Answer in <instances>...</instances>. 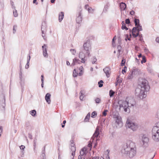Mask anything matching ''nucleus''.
<instances>
[{
  "instance_id": "nucleus-60",
  "label": "nucleus",
  "mask_w": 159,
  "mask_h": 159,
  "mask_svg": "<svg viewBox=\"0 0 159 159\" xmlns=\"http://www.w3.org/2000/svg\"><path fill=\"white\" fill-rule=\"evenodd\" d=\"M42 156L43 157V158H44L45 156V153H42Z\"/></svg>"
},
{
  "instance_id": "nucleus-28",
  "label": "nucleus",
  "mask_w": 159,
  "mask_h": 159,
  "mask_svg": "<svg viewBox=\"0 0 159 159\" xmlns=\"http://www.w3.org/2000/svg\"><path fill=\"white\" fill-rule=\"evenodd\" d=\"M78 73H76L75 69H74L73 71V75L74 77H76L77 76Z\"/></svg>"
},
{
  "instance_id": "nucleus-24",
  "label": "nucleus",
  "mask_w": 159,
  "mask_h": 159,
  "mask_svg": "<svg viewBox=\"0 0 159 159\" xmlns=\"http://www.w3.org/2000/svg\"><path fill=\"white\" fill-rule=\"evenodd\" d=\"M13 15L14 17H16L18 16V13L17 12V10L16 9H13Z\"/></svg>"
},
{
  "instance_id": "nucleus-10",
  "label": "nucleus",
  "mask_w": 159,
  "mask_h": 159,
  "mask_svg": "<svg viewBox=\"0 0 159 159\" xmlns=\"http://www.w3.org/2000/svg\"><path fill=\"white\" fill-rule=\"evenodd\" d=\"M127 127L131 129L133 131H135L138 128V125L137 123L127 120L126 123Z\"/></svg>"
},
{
  "instance_id": "nucleus-19",
  "label": "nucleus",
  "mask_w": 159,
  "mask_h": 159,
  "mask_svg": "<svg viewBox=\"0 0 159 159\" xmlns=\"http://www.w3.org/2000/svg\"><path fill=\"white\" fill-rule=\"evenodd\" d=\"M137 30V27H134L133 28L132 31V35H133V37L135 38L137 37L139 34V32H138L136 34H134V33L136 32V31Z\"/></svg>"
},
{
  "instance_id": "nucleus-36",
  "label": "nucleus",
  "mask_w": 159,
  "mask_h": 159,
  "mask_svg": "<svg viewBox=\"0 0 159 159\" xmlns=\"http://www.w3.org/2000/svg\"><path fill=\"white\" fill-rule=\"evenodd\" d=\"M119 77V76H118V77L117 78H116V81H117V83H118V84H120L122 82V80H121V79H118Z\"/></svg>"
},
{
  "instance_id": "nucleus-23",
  "label": "nucleus",
  "mask_w": 159,
  "mask_h": 159,
  "mask_svg": "<svg viewBox=\"0 0 159 159\" xmlns=\"http://www.w3.org/2000/svg\"><path fill=\"white\" fill-rule=\"evenodd\" d=\"M134 23L135 24V25L136 27H137L139 25V19H134Z\"/></svg>"
},
{
  "instance_id": "nucleus-51",
  "label": "nucleus",
  "mask_w": 159,
  "mask_h": 159,
  "mask_svg": "<svg viewBox=\"0 0 159 159\" xmlns=\"http://www.w3.org/2000/svg\"><path fill=\"white\" fill-rule=\"evenodd\" d=\"M30 55H28V57H27V61H28V63L30 61Z\"/></svg>"
},
{
  "instance_id": "nucleus-54",
  "label": "nucleus",
  "mask_w": 159,
  "mask_h": 159,
  "mask_svg": "<svg viewBox=\"0 0 159 159\" xmlns=\"http://www.w3.org/2000/svg\"><path fill=\"white\" fill-rule=\"evenodd\" d=\"M28 137L31 139H32V136L31 134L29 133L28 134Z\"/></svg>"
},
{
  "instance_id": "nucleus-11",
  "label": "nucleus",
  "mask_w": 159,
  "mask_h": 159,
  "mask_svg": "<svg viewBox=\"0 0 159 159\" xmlns=\"http://www.w3.org/2000/svg\"><path fill=\"white\" fill-rule=\"evenodd\" d=\"M46 25L45 22H43L42 23L41 27V31L42 33V36L44 39H45V33L46 31Z\"/></svg>"
},
{
  "instance_id": "nucleus-12",
  "label": "nucleus",
  "mask_w": 159,
  "mask_h": 159,
  "mask_svg": "<svg viewBox=\"0 0 159 159\" xmlns=\"http://www.w3.org/2000/svg\"><path fill=\"white\" fill-rule=\"evenodd\" d=\"M47 45L45 44H44L42 46L43 55L45 57H48V54L47 52Z\"/></svg>"
},
{
  "instance_id": "nucleus-45",
  "label": "nucleus",
  "mask_w": 159,
  "mask_h": 159,
  "mask_svg": "<svg viewBox=\"0 0 159 159\" xmlns=\"http://www.w3.org/2000/svg\"><path fill=\"white\" fill-rule=\"evenodd\" d=\"M121 46L120 45H118L117 46V49H118V51L119 53L121 51Z\"/></svg>"
},
{
  "instance_id": "nucleus-48",
  "label": "nucleus",
  "mask_w": 159,
  "mask_h": 159,
  "mask_svg": "<svg viewBox=\"0 0 159 159\" xmlns=\"http://www.w3.org/2000/svg\"><path fill=\"white\" fill-rule=\"evenodd\" d=\"M25 147L24 145H21L20 147V149L24 150V148H25Z\"/></svg>"
},
{
  "instance_id": "nucleus-58",
  "label": "nucleus",
  "mask_w": 159,
  "mask_h": 159,
  "mask_svg": "<svg viewBox=\"0 0 159 159\" xmlns=\"http://www.w3.org/2000/svg\"><path fill=\"white\" fill-rule=\"evenodd\" d=\"M156 41L159 43V37H157L156 38Z\"/></svg>"
},
{
  "instance_id": "nucleus-29",
  "label": "nucleus",
  "mask_w": 159,
  "mask_h": 159,
  "mask_svg": "<svg viewBox=\"0 0 159 159\" xmlns=\"http://www.w3.org/2000/svg\"><path fill=\"white\" fill-rule=\"evenodd\" d=\"M115 93L112 90H111L109 91V95L110 97H111L113 96L114 95Z\"/></svg>"
},
{
  "instance_id": "nucleus-53",
  "label": "nucleus",
  "mask_w": 159,
  "mask_h": 159,
  "mask_svg": "<svg viewBox=\"0 0 159 159\" xmlns=\"http://www.w3.org/2000/svg\"><path fill=\"white\" fill-rule=\"evenodd\" d=\"M130 13L131 15H133L134 14V11L133 10H132L130 11Z\"/></svg>"
},
{
  "instance_id": "nucleus-59",
  "label": "nucleus",
  "mask_w": 159,
  "mask_h": 159,
  "mask_svg": "<svg viewBox=\"0 0 159 159\" xmlns=\"http://www.w3.org/2000/svg\"><path fill=\"white\" fill-rule=\"evenodd\" d=\"M140 37V40L141 41H142L143 40V38L142 37V35L141 34V35H139Z\"/></svg>"
},
{
  "instance_id": "nucleus-41",
  "label": "nucleus",
  "mask_w": 159,
  "mask_h": 159,
  "mask_svg": "<svg viewBox=\"0 0 159 159\" xmlns=\"http://www.w3.org/2000/svg\"><path fill=\"white\" fill-rule=\"evenodd\" d=\"M108 111L107 110H105L102 112V115L103 116H105L107 115V112Z\"/></svg>"
},
{
  "instance_id": "nucleus-56",
  "label": "nucleus",
  "mask_w": 159,
  "mask_h": 159,
  "mask_svg": "<svg viewBox=\"0 0 159 159\" xmlns=\"http://www.w3.org/2000/svg\"><path fill=\"white\" fill-rule=\"evenodd\" d=\"M106 158L107 159H110V157H109V152L107 154V156H106Z\"/></svg>"
},
{
  "instance_id": "nucleus-42",
  "label": "nucleus",
  "mask_w": 159,
  "mask_h": 159,
  "mask_svg": "<svg viewBox=\"0 0 159 159\" xmlns=\"http://www.w3.org/2000/svg\"><path fill=\"white\" fill-rule=\"evenodd\" d=\"M125 60L124 59L122 60L121 61V65L122 66H124L125 63Z\"/></svg>"
},
{
  "instance_id": "nucleus-2",
  "label": "nucleus",
  "mask_w": 159,
  "mask_h": 159,
  "mask_svg": "<svg viewBox=\"0 0 159 159\" xmlns=\"http://www.w3.org/2000/svg\"><path fill=\"white\" fill-rule=\"evenodd\" d=\"M91 49V43L89 39L87 40L84 43L83 46L79 52V57L82 60V62H85L86 54L88 57L90 56V53Z\"/></svg>"
},
{
  "instance_id": "nucleus-30",
  "label": "nucleus",
  "mask_w": 159,
  "mask_h": 159,
  "mask_svg": "<svg viewBox=\"0 0 159 159\" xmlns=\"http://www.w3.org/2000/svg\"><path fill=\"white\" fill-rule=\"evenodd\" d=\"M70 51L72 54L74 55H75L76 52V50L75 49H71L70 50Z\"/></svg>"
},
{
  "instance_id": "nucleus-3",
  "label": "nucleus",
  "mask_w": 159,
  "mask_h": 159,
  "mask_svg": "<svg viewBox=\"0 0 159 159\" xmlns=\"http://www.w3.org/2000/svg\"><path fill=\"white\" fill-rule=\"evenodd\" d=\"M132 103L129 102L127 101L120 100L119 101L118 103L119 105L120 109L124 110L127 113H129L130 111V108L133 107L135 104L134 99H132Z\"/></svg>"
},
{
  "instance_id": "nucleus-14",
  "label": "nucleus",
  "mask_w": 159,
  "mask_h": 159,
  "mask_svg": "<svg viewBox=\"0 0 159 159\" xmlns=\"http://www.w3.org/2000/svg\"><path fill=\"white\" fill-rule=\"evenodd\" d=\"M82 20V13L81 11H79L78 15L76 18V21L77 23L80 24L81 23Z\"/></svg>"
},
{
  "instance_id": "nucleus-35",
  "label": "nucleus",
  "mask_w": 159,
  "mask_h": 159,
  "mask_svg": "<svg viewBox=\"0 0 159 159\" xmlns=\"http://www.w3.org/2000/svg\"><path fill=\"white\" fill-rule=\"evenodd\" d=\"M17 26L16 25H14L13 27V33H15L16 31Z\"/></svg>"
},
{
  "instance_id": "nucleus-4",
  "label": "nucleus",
  "mask_w": 159,
  "mask_h": 159,
  "mask_svg": "<svg viewBox=\"0 0 159 159\" xmlns=\"http://www.w3.org/2000/svg\"><path fill=\"white\" fill-rule=\"evenodd\" d=\"M113 118L115 122L113 123L112 125L114 128H119L122 126V122L121 121V118L118 112L114 113Z\"/></svg>"
},
{
  "instance_id": "nucleus-20",
  "label": "nucleus",
  "mask_w": 159,
  "mask_h": 159,
  "mask_svg": "<svg viewBox=\"0 0 159 159\" xmlns=\"http://www.w3.org/2000/svg\"><path fill=\"white\" fill-rule=\"evenodd\" d=\"M64 16V13L61 12L59 13V22H61Z\"/></svg>"
},
{
  "instance_id": "nucleus-5",
  "label": "nucleus",
  "mask_w": 159,
  "mask_h": 159,
  "mask_svg": "<svg viewBox=\"0 0 159 159\" xmlns=\"http://www.w3.org/2000/svg\"><path fill=\"white\" fill-rule=\"evenodd\" d=\"M152 131V138L156 142L159 141V122L156 124Z\"/></svg>"
},
{
  "instance_id": "nucleus-7",
  "label": "nucleus",
  "mask_w": 159,
  "mask_h": 159,
  "mask_svg": "<svg viewBox=\"0 0 159 159\" xmlns=\"http://www.w3.org/2000/svg\"><path fill=\"white\" fill-rule=\"evenodd\" d=\"M146 92L138 87L135 90V95L140 99H143L146 96Z\"/></svg>"
},
{
  "instance_id": "nucleus-57",
  "label": "nucleus",
  "mask_w": 159,
  "mask_h": 159,
  "mask_svg": "<svg viewBox=\"0 0 159 159\" xmlns=\"http://www.w3.org/2000/svg\"><path fill=\"white\" fill-rule=\"evenodd\" d=\"M42 82V84H41V87L42 88H43V83H44V80H42V81H41Z\"/></svg>"
},
{
  "instance_id": "nucleus-43",
  "label": "nucleus",
  "mask_w": 159,
  "mask_h": 159,
  "mask_svg": "<svg viewBox=\"0 0 159 159\" xmlns=\"http://www.w3.org/2000/svg\"><path fill=\"white\" fill-rule=\"evenodd\" d=\"M20 79H21L22 77V73H21V64L20 63Z\"/></svg>"
},
{
  "instance_id": "nucleus-25",
  "label": "nucleus",
  "mask_w": 159,
  "mask_h": 159,
  "mask_svg": "<svg viewBox=\"0 0 159 159\" xmlns=\"http://www.w3.org/2000/svg\"><path fill=\"white\" fill-rule=\"evenodd\" d=\"M137 29L138 32L139 33L140 31H142V27L140 25H139L137 27Z\"/></svg>"
},
{
  "instance_id": "nucleus-26",
  "label": "nucleus",
  "mask_w": 159,
  "mask_h": 159,
  "mask_svg": "<svg viewBox=\"0 0 159 159\" xmlns=\"http://www.w3.org/2000/svg\"><path fill=\"white\" fill-rule=\"evenodd\" d=\"M80 98L81 100H82L84 98L83 94V92L82 91H81L80 93Z\"/></svg>"
},
{
  "instance_id": "nucleus-61",
  "label": "nucleus",
  "mask_w": 159,
  "mask_h": 159,
  "mask_svg": "<svg viewBox=\"0 0 159 159\" xmlns=\"http://www.w3.org/2000/svg\"><path fill=\"white\" fill-rule=\"evenodd\" d=\"M37 0H34L33 1V3H35L36 5L38 4V3L37 2H36Z\"/></svg>"
},
{
  "instance_id": "nucleus-34",
  "label": "nucleus",
  "mask_w": 159,
  "mask_h": 159,
  "mask_svg": "<svg viewBox=\"0 0 159 159\" xmlns=\"http://www.w3.org/2000/svg\"><path fill=\"white\" fill-rule=\"evenodd\" d=\"M87 10L89 12V13H93L94 11V10L93 9H92L91 7H89L88 8Z\"/></svg>"
},
{
  "instance_id": "nucleus-16",
  "label": "nucleus",
  "mask_w": 159,
  "mask_h": 159,
  "mask_svg": "<svg viewBox=\"0 0 159 159\" xmlns=\"http://www.w3.org/2000/svg\"><path fill=\"white\" fill-rule=\"evenodd\" d=\"M71 147L70 150L72 152L71 153V156H74L75 154V152L76 151V147L73 143H71Z\"/></svg>"
},
{
  "instance_id": "nucleus-13",
  "label": "nucleus",
  "mask_w": 159,
  "mask_h": 159,
  "mask_svg": "<svg viewBox=\"0 0 159 159\" xmlns=\"http://www.w3.org/2000/svg\"><path fill=\"white\" fill-rule=\"evenodd\" d=\"M81 61L76 58H74L73 60V62L71 64V66H74L77 64H80L81 63H84L85 62H82V60H81Z\"/></svg>"
},
{
  "instance_id": "nucleus-22",
  "label": "nucleus",
  "mask_w": 159,
  "mask_h": 159,
  "mask_svg": "<svg viewBox=\"0 0 159 159\" xmlns=\"http://www.w3.org/2000/svg\"><path fill=\"white\" fill-rule=\"evenodd\" d=\"M122 26L121 27V29L122 30L125 29L126 30H127L128 28L126 27L125 23H124V21H122L121 23Z\"/></svg>"
},
{
  "instance_id": "nucleus-49",
  "label": "nucleus",
  "mask_w": 159,
  "mask_h": 159,
  "mask_svg": "<svg viewBox=\"0 0 159 159\" xmlns=\"http://www.w3.org/2000/svg\"><path fill=\"white\" fill-rule=\"evenodd\" d=\"M98 86L99 87H102L103 86V84L102 83H100V82H98Z\"/></svg>"
},
{
  "instance_id": "nucleus-55",
  "label": "nucleus",
  "mask_w": 159,
  "mask_h": 159,
  "mask_svg": "<svg viewBox=\"0 0 159 159\" xmlns=\"http://www.w3.org/2000/svg\"><path fill=\"white\" fill-rule=\"evenodd\" d=\"M89 7L88 4H86L85 5L84 8L88 10Z\"/></svg>"
},
{
  "instance_id": "nucleus-39",
  "label": "nucleus",
  "mask_w": 159,
  "mask_h": 159,
  "mask_svg": "<svg viewBox=\"0 0 159 159\" xmlns=\"http://www.w3.org/2000/svg\"><path fill=\"white\" fill-rule=\"evenodd\" d=\"M146 62L145 57H143L142 60L141 61V63L143 64V63H145Z\"/></svg>"
},
{
  "instance_id": "nucleus-44",
  "label": "nucleus",
  "mask_w": 159,
  "mask_h": 159,
  "mask_svg": "<svg viewBox=\"0 0 159 159\" xmlns=\"http://www.w3.org/2000/svg\"><path fill=\"white\" fill-rule=\"evenodd\" d=\"M90 117H89L86 116L85 118L84 119V121L85 122H87L89 121Z\"/></svg>"
},
{
  "instance_id": "nucleus-63",
  "label": "nucleus",
  "mask_w": 159,
  "mask_h": 159,
  "mask_svg": "<svg viewBox=\"0 0 159 159\" xmlns=\"http://www.w3.org/2000/svg\"><path fill=\"white\" fill-rule=\"evenodd\" d=\"M45 147L44 146V147L43 148V150L42 151V153H45Z\"/></svg>"
},
{
  "instance_id": "nucleus-27",
  "label": "nucleus",
  "mask_w": 159,
  "mask_h": 159,
  "mask_svg": "<svg viewBox=\"0 0 159 159\" xmlns=\"http://www.w3.org/2000/svg\"><path fill=\"white\" fill-rule=\"evenodd\" d=\"M30 113L33 116H34L36 114V111L35 110H33L30 111Z\"/></svg>"
},
{
  "instance_id": "nucleus-38",
  "label": "nucleus",
  "mask_w": 159,
  "mask_h": 159,
  "mask_svg": "<svg viewBox=\"0 0 159 159\" xmlns=\"http://www.w3.org/2000/svg\"><path fill=\"white\" fill-rule=\"evenodd\" d=\"M11 3L12 6V9H15V7L14 5V2L12 1H10Z\"/></svg>"
},
{
  "instance_id": "nucleus-31",
  "label": "nucleus",
  "mask_w": 159,
  "mask_h": 159,
  "mask_svg": "<svg viewBox=\"0 0 159 159\" xmlns=\"http://www.w3.org/2000/svg\"><path fill=\"white\" fill-rule=\"evenodd\" d=\"M97 115L96 112L95 111H93L91 114V117L92 118H94L95 116Z\"/></svg>"
},
{
  "instance_id": "nucleus-64",
  "label": "nucleus",
  "mask_w": 159,
  "mask_h": 159,
  "mask_svg": "<svg viewBox=\"0 0 159 159\" xmlns=\"http://www.w3.org/2000/svg\"><path fill=\"white\" fill-rule=\"evenodd\" d=\"M88 145L89 147L91 148L92 146V143H89V144H88Z\"/></svg>"
},
{
  "instance_id": "nucleus-33",
  "label": "nucleus",
  "mask_w": 159,
  "mask_h": 159,
  "mask_svg": "<svg viewBox=\"0 0 159 159\" xmlns=\"http://www.w3.org/2000/svg\"><path fill=\"white\" fill-rule=\"evenodd\" d=\"M80 155H79V156H81H81H83L84 155H86V152H83V151H81L80 152Z\"/></svg>"
},
{
  "instance_id": "nucleus-62",
  "label": "nucleus",
  "mask_w": 159,
  "mask_h": 159,
  "mask_svg": "<svg viewBox=\"0 0 159 159\" xmlns=\"http://www.w3.org/2000/svg\"><path fill=\"white\" fill-rule=\"evenodd\" d=\"M116 36H115L112 39V43H113L114 41V40L116 39Z\"/></svg>"
},
{
  "instance_id": "nucleus-46",
  "label": "nucleus",
  "mask_w": 159,
  "mask_h": 159,
  "mask_svg": "<svg viewBox=\"0 0 159 159\" xmlns=\"http://www.w3.org/2000/svg\"><path fill=\"white\" fill-rule=\"evenodd\" d=\"M130 23V20L129 19H127L125 20V23L126 24H129Z\"/></svg>"
},
{
  "instance_id": "nucleus-17",
  "label": "nucleus",
  "mask_w": 159,
  "mask_h": 159,
  "mask_svg": "<svg viewBox=\"0 0 159 159\" xmlns=\"http://www.w3.org/2000/svg\"><path fill=\"white\" fill-rule=\"evenodd\" d=\"M51 95L49 93H47L45 96V99L46 102L48 104L51 103V100H50Z\"/></svg>"
},
{
  "instance_id": "nucleus-8",
  "label": "nucleus",
  "mask_w": 159,
  "mask_h": 159,
  "mask_svg": "<svg viewBox=\"0 0 159 159\" xmlns=\"http://www.w3.org/2000/svg\"><path fill=\"white\" fill-rule=\"evenodd\" d=\"M138 87L146 92L149 91L150 87L148 84V81L146 80H143Z\"/></svg>"
},
{
  "instance_id": "nucleus-15",
  "label": "nucleus",
  "mask_w": 159,
  "mask_h": 159,
  "mask_svg": "<svg viewBox=\"0 0 159 159\" xmlns=\"http://www.w3.org/2000/svg\"><path fill=\"white\" fill-rule=\"evenodd\" d=\"M111 69L109 67H107L103 69V71L106 74V76L107 78H108L110 74Z\"/></svg>"
},
{
  "instance_id": "nucleus-6",
  "label": "nucleus",
  "mask_w": 159,
  "mask_h": 159,
  "mask_svg": "<svg viewBox=\"0 0 159 159\" xmlns=\"http://www.w3.org/2000/svg\"><path fill=\"white\" fill-rule=\"evenodd\" d=\"M139 140L141 145L144 147H147L148 146L149 138L147 135L142 134L139 136Z\"/></svg>"
},
{
  "instance_id": "nucleus-52",
  "label": "nucleus",
  "mask_w": 159,
  "mask_h": 159,
  "mask_svg": "<svg viewBox=\"0 0 159 159\" xmlns=\"http://www.w3.org/2000/svg\"><path fill=\"white\" fill-rule=\"evenodd\" d=\"M2 131V126H0V136L1 135V134Z\"/></svg>"
},
{
  "instance_id": "nucleus-1",
  "label": "nucleus",
  "mask_w": 159,
  "mask_h": 159,
  "mask_svg": "<svg viewBox=\"0 0 159 159\" xmlns=\"http://www.w3.org/2000/svg\"><path fill=\"white\" fill-rule=\"evenodd\" d=\"M122 152L127 157L132 158L136 153V149L135 143L131 140H128L124 145Z\"/></svg>"
},
{
  "instance_id": "nucleus-18",
  "label": "nucleus",
  "mask_w": 159,
  "mask_h": 159,
  "mask_svg": "<svg viewBox=\"0 0 159 159\" xmlns=\"http://www.w3.org/2000/svg\"><path fill=\"white\" fill-rule=\"evenodd\" d=\"M99 127L98 126H97L96 129L95 133L93 136V138H97L99 134Z\"/></svg>"
},
{
  "instance_id": "nucleus-47",
  "label": "nucleus",
  "mask_w": 159,
  "mask_h": 159,
  "mask_svg": "<svg viewBox=\"0 0 159 159\" xmlns=\"http://www.w3.org/2000/svg\"><path fill=\"white\" fill-rule=\"evenodd\" d=\"M83 70H80V72L79 73L78 75L79 76H81L82 75H83Z\"/></svg>"
},
{
  "instance_id": "nucleus-32",
  "label": "nucleus",
  "mask_w": 159,
  "mask_h": 159,
  "mask_svg": "<svg viewBox=\"0 0 159 159\" xmlns=\"http://www.w3.org/2000/svg\"><path fill=\"white\" fill-rule=\"evenodd\" d=\"M97 61V59L96 58V57H93V58H92V63L93 64H94L95 63V62L96 61Z\"/></svg>"
},
{
  "instance_id": "nucleus-40",
  "label": "nucleus",
  "mask_w": 159,
  "mask_h": 159,
  "mask_svg": "<svg viewBox=\"0 0 159 159\" xmlns=\"http://www.w3.org/2000/svg\"><path fill=\"white\" fill-rule=\"evenodd\" d=\"M144 52L146 53H149V50L146 48H145L144 49Z\"/></svg>"
},
{
  "instance_id": "nucleus-37",
  "label": "nucleus",
  "mask_w": 159,
  "mask_h": 159,
  "mask_svg": "<svg viewBox=\"0 0 159 159\" xmlns=\"http://www.w3.org/2000/svg\"><path fill=\"white\" fill-rule=\"evenodd\" d=\"M95 102L97 103H99L101 101V99L99 98H97L95 100Z\"/></svg>"
},
{
  "instance_id": "nucleus-9",
  "label": "nucleus",
  "mask_w": 159,
  "mask_h": 159,
  "mask_svg": "<svg viewBox=\"0 0 159 159\" xmlns=\"http://www.w3.org/2000/svg\"><path fill=\"white\" fill-rule=\"evenodd\" d=\"M139 70L135 67L132 69L130 71L128 76V79H130L136 76L139 73Z\"/></svg>"
},
{
  "instance_id": "nucleus-21",
  "label": "nucleus",
  "mask_w": 159,
  "mask_h": 159,
  "mask_svg": "<svg viewBox=\"0 0 159 159\" xmlns=\"http://www.w3.org/2000/svg\"><path fill=\"white\" fill-rule=\"evenodd\" d=\"M120 5L121 9L123 10H125L126 8V5L124 2H121Z\"/></svg>"
},
{
  "instance_id": "nucleus-50",
  "label": "nucleus",
  "mask_w": 159,
  "mask_h": 159,
  "mask_svg": "<svg viewBox=\"0 0 159 159\" xmlns=\"http://www.w3.org/2000/svg\"><path fill=\"white\" fill-rule=\"evenodd\" d=\"M81 151H83V152H86V153H87V149L85 148H83L82 150H81Z\"/></svg>"
}]
</instances>
